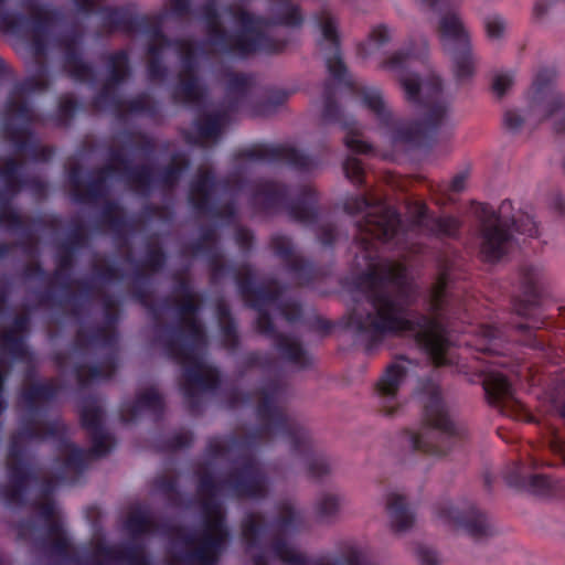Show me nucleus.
Here are the masks:
<instances>
[{"instance_id": "1", "label": "nucleus", "mask_w": 565, "mask_h": 565, "mask_svg": "<svg viewBox=\"0 0 565 565\" xmlns=\"http://www.w3.org/2000/svg\"><path fill=\"white\" fill-rule=\"evenodd\" d=\"M344 212L356 215L365 212L356 222L354 244L358 252L354 265L364 268L354 279L360 299L344 317V326L363 343L367 353L379 348L387 337L405 332L414 333L417 344L436 366L450 363L447 356L450 342L447 331L437 317L411 310L408 295V268L402 262H380V246L415 252L407 242L408 233L423 231L435 238L457 239L462 223L454 215L437 216L424 202L409 205L412 214L406 226L401 213L387 204L384 198L359 194L347 198Z\"/></svg>"}, {"instance_id": "2", "label": "nucleus", "mask_w": 565, "mask_h": 565, "mask_svg": "<svg viewBox=\"0 0 565 565\" xmlns=\"http://www.w3.org/2000/svg\"><path fill=\"white\" fill-rule=\"evenodd\" d=\"M521 295L512 301L515 313L525 319V322L511 323L503 329L494 324L481 327V344L479 350L491 356L489 363L493 367L507 369L514 373L516 370L508 353L511 342L516 341L514 334H524L526 344L532 348H542L543 343L532 335V330L543 329L547 326L542 311V299L545 291L546 275L539 265L523 264L519 269ZM482 387L486 398L491 406L500 408H516L520 403L515 397L514 388L505 374L491 369L482 375Z\"/></svg>"}, {"instance_id": "3", "label": "nucleus", "mask_w": 565, "mask_h": 565, "mask_svg": "<svg viewBox=\"0 0 565 565\" xmlns=\"http://www.w3.org/2000/svg\"><path fill=\"white\" fill-rule=\"evenodd\" d=\"M412 56V51H397L383 66L398 72V81L406 99L425 108L419 120L397 126L395 116L386 108L381 93L376 89L364 90L362 102L383 127L393 129L394 142L411 148H428L436 142L438 130L448 118L449 105L441 98L443 82L439 76L433 74L422 83L417 74L407 71Z\"/></svg>"}, {"instance_id": "4", "label": "nucleus", "mask_w": 565, "mask_h": 565, "mask_svg": "<svg viewBox=\"0 0 565 565\" xmlns=\"http://www.w3.org/2000/svg\"><path fill=\"white\" fill-rule=\"evenodd\" d=\"M284 393L285 386L279 380L264 383L258 390L260 401L256 407L260 425L242 437L231 436L224 441L210 439L206 455L218 459L235 450L253 451L266 438L280 436L288 441L292 455L303 461L311 479L318 480L329 475L331 465L328 457L315 448L309 431L278 405Z\"/></svg>"}, {"instance_id": "5", "label": "nucleus", "mask_w": 565, "mask_h": 565, "mask_svg": "<svg viewBox=\"0 0 565 565\" xmlns=\"http://www.w3.org/2000/svg\"><path fill=\"white\" fill-rule=\"evenodd\" d=\"M278 8L268 18L255 15L245 9H236L232 4L227 6L225 12L242 26L238 31L230 32L221 24L216 0H206L200 10L205 23L207 44L220 55L242 61L257 53L284 52L289 40L271 36L262 28L274 25L299 28L303 17L299 7L292 4L290 0H278Z\"/></svg>"}, {"instance_id": "6", "label": "nucleus", "mask_w": 565, "mask_h": 565, "mask_svg": "<svg viewBox=\"0 0 565 565\" xmlns=\"http://www.w3.org/2000/svg\"><path fill=\"white\" fill-rule=\"evenodd\" d=\"M416 392L423 402L424 425L417 433L405 430L403 439L414 452L443 457L463 443L466 430L451 419L440 385L433 375L420 377Z\"/></svg>"}, {"instance_id": "7", "label": "nucleus", "mask_w": 565, "mask_h": 565, "mask_svg": "<svg viewBox=\"0 0 565 565\" xmlns=\"http://www.w3.org/2000/svg\"><path fill=\"white\" fill-rule=\"evenodd\" d=\"M49 70L44 62L39 63L36 73L18 82L6 103L7 117L2 124L6 138L19 152H29L36 161H47L52 151L45 147H38L31 140L30 126L34 121V113L29 95L45 92L49 88Z\"/></svg>"}, {"instance_id": "8", "label": "nucleus", "mask_w": 565, "mask_h": 565, "mask_svg": "<svg viewBox=\"0 0 565 565\" xmlns=\"http://www.w3.org/2000/svg\"><path fill=\"white\" fill-rule=\"evenodd\" d=\"M512 211L510 200L502 201L498 210L488 203L479 204L477 214L480 220V257L483 262L494 264L508 254L512 231L539 237V225L534 217L527 213L516 217Z\"/></svg>"}, {"instance_id": "9", "label": "nucleus", "mask_w": 565, "mask_h": 565, "mask_svg": "<svg viewBox=\"0 0 565 565\" xmlns=\"http://www.w3.org/2000/svg\"><path fill=\"white\" fill-rule=\"evenodd\" d=\"M249 203L258 213L276 215L284 211L291 221L303 225L316 224L319 220V194L310 186H302L291 198L288 184L259 180L253 186Z\"/></svg>"}, {"instance_id": "10", "label": "nucleus", "mask_w": 565, "mask_h": 565, "mask_svg": "<svg viewBox=\"0 0 565 565\" xmlns=\"http://www.w3.org/2000/svg\"><path fill=\"white\" fill-rule=\"evenodd\" d=\"M203 530L183 542V551L174 554L171 565H215L228 532L224 510L216 497H202Z\"/></svg>"}, {"instance_id": "11", "label": "nucleus", "mask_w": 565, "mask_h": 565, "mask_svg": "<svg viewBox=\"0 0 565 565\" xmlns=\"http://www.w3.org/2000/svg\"><path fill=\"white\" fill-rule=\"evenodd\" d=\"M422 4L439 13L437 28L444 51L450 55L455 76L458 81L471 78L475 74V56L470 36L460 17L455 12L457 0H422Z\"/></svg>"}, {"instance_id": "12", "label": "nucleus", "mask_w": 565, "mask_h": 565, "mask_svg": "<svg viewBox=\"0 0 565 565\" xmlns=\"http://www.w3.org/2000/svg\"><path fill=\"white\" fill-rule=\"evenodd\" d=\"M284 290L285 289L281 286L269 288L267 286L259 285L245 300V303L257 311L255 322L257 332L274 341L275 349L284 360L299 369H306L311 365V358L299 341L279 332L276 329L274 320L269 311L266 309L267 305L277 303L280 300Z\"/></svg>"}, {"instance_id": "13", "label": "nucleus", "mask_w": 565, "mask_h": 565, "mask_svg": "<svg viewBox=\"0 0 565 565\" xmlns=\"http://www.w3.org/2000/svg\"><path fill=\"white\" fill-rule=\"evenodd\" d=\"M179 323L175 326L156 324V330L162 331L158 341L162 344L168 358L192 356L194 349L205 344V329L198 318L201 303L196 297L183 298L175 305Z\"/></svg>"}, {"instance_id": "14", "label": "nucleus", "mask_w": 565, "mask_h": 565, "mask_svg": "<svg viewBox=\"0 0 565 565\" xmlns=\"http://www.w3.org/2000/svg\"><path fill=\"white\" fill-rule=\"evenodd\" d=\"M61 425L53 420L39 427L33 420L24 423L17 435L12 437L8 454V477L11 490L2 494H25L31 482L38 479L35 467L28 459L24 447L20 439L45 440L57 438L62 435Z\"/></svg>"}, {"instance_id": "15", "label": "nucleus", "mask_w": 565, "mask_h": 565, "mask_svg": "<svg viewBox=\"0 0 565 565\" xmlns=\"http://www.w3.org/2000/svg\"><path fill=\"white\" fill-rule=\"evenodd\" d=\"M166 45H173L180 54L181 71L173 87L171 98L174 104L196 105L205 96V88L199 77V45L184 39H170L162 35Z\"/></svg>"}, {"instance_id": "16", "label": "nucleus", "mask_w": 565, "mask_h": 565, "mask_svg": "<svg viewBox=\"0 0 565 565\" xmlns=\"http://www.w3.org/2000/svg\"><path fill=\"white\" fill-rule=\"evenodd\" d=\"M554 67H542L536 73L530 96V107L539 121L552 120L553 129L565 135V94L554 90Z\"/></svg>"}, {"instance_id": "17", "label": "nucleus", "mask_w": 565, "mask_h": 565, "mask_svg": "<svg viewBox=\"0 0 565 565\" xmlns=\"http://www.w3.org/2000/svg\"><path fill=\"white\" fill-rule=\"evenodd\" d=\"M434 514L441 524L454 530H462L475 541H486L500 534L499 527L486 512L476 508L460 511L446 498L434 504Z\"/></svg>"}, {"instance_id": "18", "label": "nucleus", "mask_w": 565, "mask_h": 565, "mask_svg": "<svg viewBox=\"0 0 565 565\" xmlns=\"http://www.w3.org/2000/svg\"><path fill=\"white\" fill-rule=\"evenodd\" d=\"M108 76L100 89L92 99L97 110L110 109L119 120H124V100L118 96L117 88L131 76L129 53L118 50L106 55Z\"/></svg>"}, {"instance_id": "19", "label": "nucleus", "mask_w": 565, "mask_h": 565, "mask_svg": "<svg viewBox=\"0 0 565 565\" xmlns=\"http://www.w3.org/2000/svg\"><path fill=\"white\" fill-rule=\"evenodd\" d=\"M236 159L252 162L286 163L299 172H310L319 166L316 158L288 145H254L239 150L236 153Z\"/></svg>"}, {"instance_id": "20", "label": "nucleus", "mask_w": 565, "mask_h": 565, "mask_svg": "<svg viewBox=\"0 0 565 565\" xmlns=\"http://www.w3.org/2000/svg\"><path fill=\"white\" fill-rule=\"evenodd\" d=\"M6 2L7 0H0V31L2 32L21 35L32 24L33 32L47 34L49 28L62 19V13L57 9L46 8L38 3H28V8L32 11V17L29 19L23 13L6 11Z\"/></svg>"}, {"instance_id": "21", "label": "nucleus", "mask_w": 565, "mask_h": 565, "mask_svg": "<svg viewBox=\"0 0 565 565\" xmlns=\"http://www.w3.org/2000/svg\"><path fill=\"white\" fill-rule=\"evenodd\" d=\"M337 88L330 81L323 83V109L322 120L328 124H338L348 131L344 143L349 150L356 153H369L372 150L370 143L359 138V127L352 116L345 115L335 100Z\"/></svg>"}, {"instance_id": "22", "label": "nucleus", "mask_w": 565, "mask_h": 565, "mask_svg": "<svg viewBox=\"0 0 565 565\" xmlns=\"http://www.w3.org/2000/svg\"><path fill=\"white\" fill-rule=\"evenodd\" d=\"M269 246L276 257L282 260L287 270L295 277L299 286H310L318 276L312 262L296 255L292 238L286 234H275L270 237Z\"/></svg>"}, {"instance_id": "23", "label": "nucleus", "mask_w": 565, "mask_h": 565, "mask_svg": "<svg viewBox=\"0 0 565 565\" xmlns=\"http://www.w3.org/2000/svg\"><path fill=\"white\" fill-rule=\"evenodd\" d=\"M407 375V369L403 363L390 364L374 387L379 411L386 415H394L401 407L399 388Z\"/></svg>"}, {"instance_id": "24", "label": "nucleus", "mask_w": 565, "mask_h": 565, "mask_svg": "<svg viewBox=\"0 0 565 565\" xmlns=\"http://www.w3.org/2000/svg\"><path fill=\"white\" fill-rule=\"evenodd\" d=\"M243 459L241 466L226 475L223 483L233 490V494H264L265 475L259 462L252 455Z\"/></svg>"}, {"instance_id": "25", "label": "nucleus", "mask_w": 565, "mask_h": 565, "mask_svg": "<svg viewBox=\"0 0 565 565\" xmlns=\"http://www.w3.org/2000/svg\"><path fill=\"white\" fill-rule=\"evenodd\" d=\"M83 34L78 30H72L61 39L64 49L63 67L68 76L77 83H94L96 72L94 66L85 62L79 50Z\"/></svg>"}, {"instance_id": "26", "label": "nucleus", "mask_w": 565, "mask_h": 565, "mask_svg": "<svg viewBox=\"0 0 565 565\" xmlns=\"http://www.w3.org/2000/svg\"><path fill=\"white\" fill-rule=\"evenodd\" d=\"M109 159L121 168L114 166L125 183L130 185L139 195L148 198L151 194L152 168L148 164L132 166L121 149L110 148Z\"/></svg>"}, {"instance_id": "27", "label": "nucleus", "mask_w": 565, "mask_h": 565, "mask_svg": "<svg viewBox=\"0 0 565 565\" xmlns=\"http://www.w3.org/2000/svg\"><path fill=\"white\" fill-rule=\"evenodd\" d=\"M98 14L102 19V25L108 33L120 31L127 34L139 33L149 26L148 21L151 17L137 14L125 7L111 8L100 7Z\"/></svg>"}, {"instance_id": "28", "label": "nucleus", "mask_w": 565, "mask_h": 565, "mask_svg": "<svg viewBox=\"0 0 565 565\" xmlns=\"http://www.w3.org/2000/svg\"><path fill=\"white\" fill-rule=\"evenodd\" d=\"M90 562L92 565H148L143 548L124 551L117 546H107L100 537L94 542Z\"/></svg>"}, {"instance_id": "29", "label": "nucleus", "mask_w": 565, "mask_h": 565, "mask_svg": "<svg viewBox=\"0 0 565 565\" xmlns=\"http://www.w3.org/2000/svg\"><path fill=\"white\" fill-rule=\"evenodd\" d=\"M201 347L194 349L192 356L185 358H169L170 360L184 366L185 382L202 391L213 392L221 385L220 373L216 369L205 367L199 356Z\"/></svg>"}, {"instance_id": "30", "label": "nucleus", "mask_w": 565, "mask_h": 565, "mask_svg": "<svg viewBox=\"0 0 565 565\" xmlns=\"http://www.w3.org/2000/svg\"><path fill=\"white\" fill-rule=\"evenodd\" d=\"M321 32L324 41L329 42V52L326 54V65L329 74L339 83H347V66L341 56L340 39L335 22L331 17H326L321 22Z\"/></svg>"}, {"instance_id": "31", "label": "nucleus", "mask_w": 565, "mask_h": 565, "mask_svg": "<svg viewBox=\"0 0 565 565\" xmlns=\"http://www.w3.org/2000/svg\"><path fill=\"white\" fill-rule=\"evenodd\" d=\"M143 411L151 412L158 419L164 413V401L153 387L137 394L134 402L122 404L120 407V419L124 423H134Z\"/></svg>"}, {"instance_id": "32", "label": "nucleus", "mask_w": 565, "mask_h": 565, "mask_svg": "<svg viewBox=\"0 0 565 565\" xmlns=\"http://www.w3.org/2000/svg\"><path fill=\"white\" fill-rule=\"evenodd\" d=\"M92 458L88 451L75 445L68 446V454L63 459L56 479L61 483L75 484L78 483L87 469Z\"/></svg>"}, {"instance_id": "33", "label": "nucleus", "mask_w": 565, "mask_h": 565, "mask_svg": "<svg viewBox=\"0 0 565 565\" xmlns=\"http://www.w3.org/2000/svg\"><path fill=\"white\" fill-rule=\"evenodd\" d=\"M386 518L391 530L401 534L411 530L416 521V513L407 497H388Z\"/></svg>"}, {"instance_id": "34", "label": "nucleus", "mask_w": 565, "mask_h": 565, "mask_svg": "<svg viewBox=\"0 0 565 565\" xmlns=\"http://www.w3.org/2000/svg\"><path fill=\"white\" fill-rule=\"evenodd\" d=\"M190 166V159L185 154H173L170 162L162 167L156 177L152 175L151 191L154 188H160L164 192L173 191Z\"/></svg>"}, {"instance_id": "35", "label": "nucleus", "mask_w": 565, "mask_h": 565, "mask_svg": "<svg viewBox=\"0 0 565 565\" xmlns=\"http://www.w3.org/2000/svg\"><path fill=\"white\" fill-rule=\"evenodd\" d=\"M215 188V173L210 169L200 170L198 177L190 183L188 195L189 204L196 213L213 201L212 193Z\"/></svg>"}, {"instance_id": "36", "label": "nucleus", "mask_w": 565, "mask_h": 565, "mask_svg": "<svg viewBox=\"0 0 565 565\" xmlns=\"http://www.w3.org/2000/svg\"><path fill=\"white\" fill-rule=\"evenodd\" d=\"M185 252L192 256L204 255L211 270V280L216 281L225 276L230 264L223 262V254L218 245H209L201 238H196L185 246Z\"/></svg>"}, {"instance_id": "37", "label": "nucleus", "mask_w": 565, "mask_h": 565, "mask_svg": "<svg viewBox=\"0 0 565 565\" xmlns=\"http://www.w3.org/2000/svg\"><path fill=\"white\" fill-rule=\"evenodd\" d=\"M117 370V354L109 352L103 356L99 363L93 365L79 364L74 369L75 376L81 386H86L93 381L110 380Z\"/></svg>"}, {"instance_id": "38", "label": "nucleus", "mask_w": 565, "mask_h": 565, "mask_svg": "<svg viewBox=\"0 0 565 565\" xmlns=\"http://www.w3.org/2000/svg\"><path fill=\"white\" fill-rule=\"evenodd\" d=\"M116 341L115 330L106 326L79 328L75 335L74 347L76 351L83 353L90 347L113 348Z\"/></svg>"}, {"instance_id": "39", "label": "nucleus", "mask_w": 565, "mask_h": 565, "mask_svg": "<svg viewBox=\"0 0 565 565\" xmlns=\"http://www.w3.org/2000/svg\"><path fill=\"white\" fill-rule=\"evenodd\" d=\"M28 350L22 337L14 334V330H7L0 334V371L8 377L11 361H23Z\"/></svg>"}, {"instance_id": "40", "label": "nucleus", "mask_w": 565, "mask_h": 565, "mask_svg": "<svg viewBox=\"0 0 565 565\" xmlns=\"http://www.w3.org/2000/svg\"><path fill=\"white\" fill-rule=\"evenodd\" d=\"M117 169L113 163H108L97 170L96 175L92 178L85 190L76 191L73 193V201L78 204L96 202L107 194L106 181L108 177L113 175Z\"/></svg>"}, {"instance_id": "41", "label": "nucleus", "mask_w": 565, "mask_h": 565, "mask_svg": "<svg viewBox=\"0 0 565 565\" xmlns=\"http://www.w3.org/2000/svg\"><path fill=\"white\" fill-rule=\"evenodd\" d=\"M250 77L243 73H230L226 83L224 108L232 113L239 110L250 92Z\"/></svg>"}, {"instance_id": "42", "label": "nucleus", "mask_w": 565, "mask_h": 565, "mask_svg": "<svg viewBox=\"0 0 565 565\" xmlns=\"http://www.w3.org/2000/svg\"><path fill=\"white\" fill-rule=\"evenodd\" d=\"M450 281V265L447 259H439V271L430 292V303L435 315H441L447 310Z\"/></svg>"}, {"instance_id": "43", "label": "nucleus", "mask_w": 565, "mask_h": 565, "mask_svg": "<svg viewBox=\"0 0 565 565\" xmlns=\"http://www.w3.org/2000/svg\"><path fill=\"white\" fill-rule=\"evenodd\" d=\"M167 15V12H160L151 17L148 21L149 26L139 32L151 40L147 46L148 60H163L164 49L173 47V45H166L162 38V35H166L163 32V22Z\"/></svg>"}, {"instance_id": "44", "label": "nucleus", "mask_w": 565, "mask_h": 565, "mask_svg": "<svg viewBox=\"0 0 565 565\" xmlns=\"http://www.w3.org/2000/svg\"><path fill=\"white\" fill-rule=\"evenodd\" d=\"M58 392L60 387L53 381L33 383L23 388L21 398L28 411L34 413L38 409L39 402H50L57 396Z\"/></svg>"}, {"instance_id": "45", "label": "nucleus", "mask_w": 565, "mask_h": 565, "mask_svg": "<svg viewBox=\"0 0 565 565\" xmlns=\"http://www.w3.org/2000/svg\"><path fill=\"white\" fill-rule=\"evenodd\" d=\"M231 113L225 108L214 113L204 114L194 121L200 139L217 138L230 119Z\"/></svg>"}, {"instance_id": "46", "label": "nucleus", "mask_w": 565, "mask_h": 565, "mask_svg": "<svg viewBox=\"0 0 565 565\" xmlns=\"http://www.w3.org/2000/svg\"><path fill=\"white\" fill-rule=\"evenodd\" d=\"M146 278L145 274L137 269L136 270V280L137 284L134 286L131 290L132 299L138 302L140 306L146 308L152 316V318L158 321L161 317V312L166 309L171 308V298L166 297L160 305L153 302L150 300V292L149 290L140 284L141 280Z\"/></svg>"}, {"instance_id": "47", "label": "nucleus", "mask_w": 565, "mask_h": 565, "mask_svg": "<svg viewBox=\"0 0 565 565\" xmlns=\"http://www.w3.org/2000/svg\"><path fill=\"white\" fill-rule=\"evenodd\" d=\"M0 179L3 182V188L13 194H19L26 183L22 162L12 157L7 158L0 168Z\"/></svg>"}, {"instance_id": "48", "label": "nucleus", "mask_w": 565, "mask_h": 565, "mask_svg": "<svg viewBox=\"0 0 565 565\" xmlns=\"http://www.w3.org/2000/svg\"><path fill=\"white\" fill-rule=\"evenodd\" d=\"M504 481L510 488L515 490H521L529 484L532 488L529 494H546L545 490L550 488L551 483L550 479L543 475H532L526 480L516 467L504 475Z\"/></svg>"}, {"instance_id": "49", "label": "nucleus", "mask_w": 565, "mask_h": 565, "mask_svg": "<svg viewBox=\"0 0 565 565\" xmlns=\"http://www.w3.org/2000/svg\"><path fill=\"white\" fill-rule=\"evenodd\" d=\"M126 527L134 536L152 533L157 523L152 513L143 508H134L129 511Z\"/></svg>"}, {"instance_id": "50", "label": "nucleus", "mask_w": 565, "mask_h": 565, "mask_svg": "<svg viewBox=\"0 0 565 565\" xmlns=\"http://www.w3.org/2000/svg\"><path fill=\"white\" fill-rule=\"evenodd\" d=\"M42 516L51 522L50 536L53 541L52 552L57 555H64L68 548L67 539L61 526L54 520V505L50 500H45L41 509Z\"/></svg>"}, {"instance_id": "51", "label": "nucleus", "mask_w": 565, "mask_h": 565, "mask_svg": "<svg viewBox=\"0 0 565 565\" xmlns=\"http://www.w3.org/2000/svg\"><path fill=\"white\" fill-rule=\"evenodd\" d=\"M232 269L225 273V276L232 274L235 278L237 289L244 301L250 296V294L257 287L256 275L250 264H243L241 269H236L230 264Z\"/></svg>"}, {"instance_id": "52", "label": "nucleus", "mask_w": 565, "mask_h": 565, "mask_svg": "<svg viewBox=\"0 0 565 565\" xmlns=\"http://www.w3.org/2000/svg\"><path fill=\"white\" fill-rule=\"evenodd\" d=\"M148 115L153 117L158 114L157 103L147 93H140L129 100H124V119L127 115Z\"/></svg>"}, {"instance_id": "53", "label": "nucleus", "mask_w": 565, "mask_h": 565, "mask_svg": "<svg viewBox=\"0 0 565 565\" xmlns=\"http://www.w3.org/2000/svg\"><path fill=\"white\" fill-rule=\"evenodd\" d=\"M198 489L195 494H217L222 488L213 465L205 462L196 470Z\"/></svg>"}, {"instance_id": "54", "label": "nucleus", "mask_w": 565, "mask_h": 565, "mask_svg": "<svg viewBox=\"0 0 565 565\" xmlns=\"http://www.w3.org/2000/svg\"><path fill=\"white\" fill-rule=\"evenodd\" d=\"M75 265V254L58 248L56 257V268L53 273V277L60 282L63 289H70L71 287V275Z\"/></svg>"}, {"instance_id": "55", "label": "nucleus", "mask_w": 565, "mask_h": 565, "mask_svg": "<svg viewBox=\"0 0 565 565\" xmlns=\"http://www.w3.org/2000/svg\"><path fill=\"white\" fill-rule=\"evenodd\" d=\"M92 447L87 449L92 459L106 457L113 449L114 443L111 436L106 429H100L89 434Z\"/></svg>"}, {"instance_id": "56", "label": "nucleus", "mask_w": 565, "mask_h": 565, "mask_svg": "<svg viewBox=\"0 0 565 565\" xmlns=\"http://www.w3.org/2000/svg\"><path fill=\"white\" fill-rule=\"evenodd\" d=\"M341 509L337 497H318L315 503V516L318 521L327 522L335 518Z\"/></svg>"}, {"instance_id": "57", "label": "nucleus", "mask_w": 565, "mask_h": 565, "mask_svg": "<svg viewBox=\"0 0 565 565\" xmlns=\"http://www.w3.org/2000/svg\"><path fill=\"white\" fill-rule=\"evenodd\" d=\"M81 424L89 434L104 429L102 408L93 403L85 405L81 409Z\"/></svg>"}, {"instance_id": "58", "label": "nucleus", "mask_w": 565, "mask_h": 565, "mask_svg": "<svg viewBox=\"0 0 565 565\" xmlns=\"http://www.w3.org/2000/svg\"><path fill=\"white\" fill-rule=\"evenodd\" d=\"M199 214L207 215L214 220H226L233 222L236 218L237 209L234 201H228L222 206H218L213 200L206 205Z\"/></svg>"}, {"instance_id": "59", "label": "nucleus", "mask_w": 565, "mask_h": 565, "mask_svg": "<svg viewBox=\"0 0 565 565\" xmlns=\"http://www.w3.org/2000/svg\"><path fill=\"white\" fill-rule=\"evenodd\" d=\"M2 225H7L11 231L21 232L28 238H31L30 226L15 209L0 211V226Z\"/></svg>"}, {"instance_id": "60", "label": "nucleus", "mask_w": 565, "mask_h": 565, "mask_svg": "<svg viewBox=\"0 0 565 565\" xmlns=\"http://www.w3.org/2000/svg\"><path fill=\"white\" fill-rule=\"evenodd\" d=\"M79 103L72 97H62L55 115V124L58 127H67L79 109Z\"/></svg>"}, {"instance_id": "61", "label": "nucleus", "mask_w": 565, "mask_h": 565, "mask_svg": "<svg viewBox=\"0 0 565 565\" xmlns=\"http://www.w3.org/2000/svg\"><path fill=\"white\" fill-rule=\"evenodd\" d=\"M87 244V235L82 223H76L67 235L65 242L60 245V249H64L72 254L85 247Z\"/></svg>"}, {"instance_id": "62", "label": "nucleus", "mask_w": 565, "mask_h": 565, "mask_svg": "<svg viewBox=\"0 0 565 565\" xmlns=\"http://www.w3.org/2000/svg\"><path fill=\"white\" fill-rule=\"evenodd\" d=\"M343 171L347 177L355 186L361 188L365 183V170L360 159L355 157H348L343 162Z\"/></svg>"}, {"instance_id": "63", "label": "nucleus", "mask_w": 565, "mask_h": 565, "mask_svg": "<svg viewBox=\"0 0 565 565\" xmlns=\"http://www.w3.org/2000/svg\"><path fill=\"white\" fill-rule=\"evenodd\" d=\"M167 263V254L161 246H149L147 248L142 266L152 273L163 269Z\"/></svg>"}, {"instance_id": "64", "label": "nucleus", "mask_w": 565, "mask_h": 565, "mask_svg": "<svg viewBox=\"0 0 565 565\" xmlns=\"http://www.w3.org/2000/svg\"><path fill=\"white\" fill-rule=\"evenodd\" d=\"M152 494H182L179 491V480L175 476L160 475L152 481Z\"/></svg>"}]
</instances>
